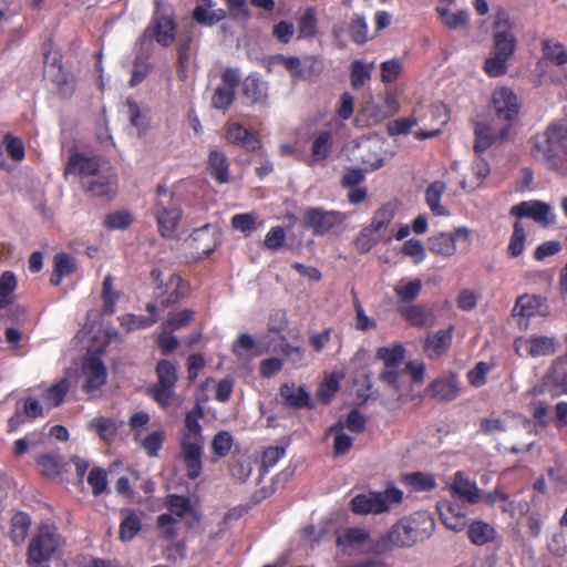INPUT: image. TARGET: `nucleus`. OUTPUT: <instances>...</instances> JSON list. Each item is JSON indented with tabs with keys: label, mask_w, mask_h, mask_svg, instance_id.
Listing matches in <instances>:
<instances>
[{
	"label": "nucleus",
	"mask_w": 567,
	"mask_h": 567,
	"mask_svg": "<svg viewBox=\"0 0 567 567\" xmlns=\"http://www.w3.org/2000/svg\"><path fill=\"white\" fill-rule=\"evenodd\" d=\"M435 529V522L426 511L415 512L394 524L383 537L389 550L394 547H412L430 538Z\"/></svg>",
	"instance_id": "obj_1"
},
{
	"label": "nucleus",
	"mask_w": 567,
	"mask_h": 567,
	"mask_svg": "<svg viewBox=\"0 0 567 567\" xmlns=\"http://www.w3.org/2000/svg\"><path fill=\"white\" fill-rule=\"evenodd\" d=\"M567 127L563 123L550 125L542 137L535 140L533 155L550 169L567 175Z\"/></svg>",
	"instance_id": "obj_2"
},
{
	"label": "nucleus",
	"mask_w": 567,
	"mask_h": 567,
	"mask_svg": "<svg viewBox=\"0 0 567 567\" xmlns=\"http://www.w3.org/2000/svg\"><path fill=\"white\" fill-rule=\"evenodd\" d=\"M63 546V539L56 528L50 525H42L32 537L28 546V566H42L53 559Z\"/></svg>",
	"instance_id": "obj_3"
},
{
	"label": "nucleus",
	"mask_w": 567,
	"mask_h": 567,
	"mask_svg": "<svg viewBox=\"0 0 567 567\" xmlns=\"http://www.w3.org/2000/svg\"><path fill=\"white\" fill-rule=\"evenodd\" d=\"M155 217L162 236L172 238L182 219L181 203L167 187H157V200L155 205Z\"/></svg>",
	"instance_id": "obj_4"
},
{
	"label": "nucleus",
	"mask_w": 567,
	"mask_h": 567,
	"mask_svg": "<svg viewBox=\"0 0 567 567\" xmlns=\"http://www.w3.org/2000/svg\"><path fill=\"white\" fill-rule=\"evenodd\" d=\"M402 498V491L386 488L383 492L355 495L350 502V508L357 515H378L388 512L391 506L400 504Z\"/></svg>",
	"instance_id": "obj_5"
},
{
	"label": "nucleus",
	"mask_w": 567,
	"mask_h": 567,
	"mask_svg": "<svg viewBox=\"0 0 567 567\" xmlns=\"http://www.w3.org/2000/svg\"><path fill=\"white\" fill-rule=\"evenodd\" d=\"M337 545L347 555L360 553H378L389 551V546L384 544L383 538L375 543L365 528L354 527L346 529L337 537Z\"/></svg>",
	"instance_id": "obj_6"
},
{
	"label": "nucleus",
	"mask_w": 567,
	"mask_h": 567,
	"mask_svg": "<svg viewBox=\"0 0 567 567\" xmlns=\"http://www.w3.org/2000/svg\"><path fill=\"white\" fill-rule=\"evenodd\" d=\"M346 221L344 214L337 210H324L321 207H308L303 213V223L313 235L323 236L339 228Z\"/></svg>",
	"instance_id": "obj_7"
},
{
	"label": "nucleus",
	"mask_w": 567,
	"mask_h": 567,
	"mask_svg": "<svg viewBox=\"0 0 567 567\" xmlns=\"http://www.w3.org/2000/svg\"><path fill=\"white\" fill-rule=\"evenodd\" d=\"M481 431L484 434L497 436L503 432L511 431L515 439H518L520 434L532 433L536 431V425L527 419H502L496 415L484 417L480 422Z\"/></svg>",
	"instance_id": "obj_8"
},
{
	"label": "nucleus",
	"mask_w": 567,
	"mask_h": 567,
	"mask_svg": "<svg viewBox=\"0 0 567 567\" xmlns=\"http://www.w3.org/2000/svg\"><path fill=\"white\" fill-rule=\"evenodd\" d=\"M492 110L495 121L512 125L519 112L517 95L509 87L496 89L492 95Z\"/></svg>",
	"instance_id": "obj_9"
},
{
	"label": "nucleus",
	"mask_w": 567,
	"mask_h": 567,
	"mask_svg": "<svg viewBox=\"0 0 567 567\" xmlns=\"http://www.w3.org/2000/svg\"><path fill=\"white\" fill-rule=\"evenodd\" d=\"M511 124H501L495 120L491 122H478L475 125V144L476 153L486 151L489 146L497 142H506L509 138Z\"/></svg>",
	"instance_id": "obj_10"
},
{
	"label": "nucleus",
	"mask_w": 567,
	"mask_h": 567,
	"mask_svg": "<svg viewBox=\"0 0 567 567\" xmlns=\"http://www.w3.org/2000/svg\"><path fill=\"white\" fill-rule=\"evenodd\" d=\"M151 277L155 282H158L157 297L163 307H169L179 301L185 293V286L182 278L177 275H169L168 280L164 284L162 279V271L159 269H153Z\"/></svg>",
	"instance_id": "obj_11"
},
{
	"label": "nucleus",
	"mask_w": 567,
	"mask_h": 567,
	"mask_svg": "<svg viewBox=\"0 0 567 567\" xmlns=\"http://www.w3.org/2000/svg\"><path fill=\"white\" fill-rule=\"evenodd\" d=\"M45 63V74L56 93L64 99L70 97L74 91L73 76L63 69L55 54L52 56L51 61L50 55H47Z\"/></svg>",
	"instance_id": "obj_12"
},
{
	"label": "nucleus",
	"mask_w": 567,
	"mask_h": 567,
	"mask_svg": "<svg viewBox=\"0 0 567 567\" xmlns=\"http://www.w3.org/2000/svg\"><path fill=\"white\" fill-rule=\"evenodd\" d=\"M515 350L520 357L529 355L533 358L550 355L556 351L555 339L547 336H532L530 338H519L515 340Z\"/></svg>",
	"instance_id": "obj_13"
},
{
	"label": "nucleus",
	"mask_w": 567,
	"mask_h": 567,
	"mask_svg": "<svg viewBox=\"0 0 567 567\" xmlns=\"http://www.w3.org/2000/svg\"><path fill=\"white\" fill-rule=\"evenodd\" d=\"M511 214L518 218H532L543 226L550 225L555 220L550 205L539 200H527L515 205L511 208Z\"/></svg>",
	"instance_id": "obj_14"
},
{
	"label": "nucleus",
	"mask_w": 567,
	"mask_h": 567,
	"mask_svg": "<svg viewBox=\"0 0 567 567\" xmlns=\"http://www.w3.org/2000/svg\"><path fill=\"white\" fill-rule=\"evenodd\" d=\"M450 489L453 496L470 504H477L483 495L475 481L471 480L464 472H456Z\"/></svg>",
	"instance_id": "obj_15"
},
{
	"label": "nucleus",
	"mask_w": 567,
	"mask_h": 567,
	"mask_svg": "<svg viewBox=\"0 0 567 567\" xmlns=\"http://www.w3.org/2000/svg\"><path fill=\"white\" fill-rule=\"evenodd\" d=\"M468 237L466 228H457L453 233H440L429 239V249L435 255L451 257L456 252V239Z\"/></svg>",
	"instance_id": "obj_16"
},
{
	"label": "nucleus",
	"mask_w": 567,
	"mask_h": 567,
	"mask_svg": "<svg viewBox=\"0 0 567 567\" xmlns=\"http://www.w3.org/2000/svg\"><path fill=\"white\" fill-rule=\"evenodd\" d=\"M83 373L85 375L83 390L86 393H93L106 382V368L97 357L91 355L84 361Z\"/></svg>",
	"instance_id": "obj_17"
},
{
	"label": "nucleus",
	"mask_w": 567,
	"mask_h": 567,
	"mask_svg": "<svg viewBox=\"0 0 567 567\" xmlns=\"http://www.w3.org/2000/svg\"><path fill=\"white\" fill-rule=\"evenodd\" d=\"M437 511L442 523L453 532H461L466 526V513L463 508L450 501L437 503Z\"/></svg>",
	"instance_id": "obj_18"
},
{
	"label": "nucleus",
	"mask_w": 567,
	"mask_h": 567,
	"mask_svg": "<svg viewBox=\"0 0 567 567\" xmlns=\"http://www.w3.org/2000/svg\"><path fill=\"white\" fill-rule=\"evenodd\" d=\"M549 313L546 300L540 296L535 295H523L520 296L514 308V317H535V316H547Z\"/></svg>",
	"instance_id": "obj_19"
},
{
	"label": "nucleus",
	"mask_w": 567,
	"mask_h": 567,
	"mask_svg": "<svg viewBox=\"0 0 567 567\" xmlns=\"http://www.w3.org/2000/svg\"><path fill=\"white\" fill-rule=\"evenodd\" d=\"M190 241L198 255L207 256L213 252L218 245L217 230L210 224H206L193 231Z\"/></svg>",
	"instance_id": "obj_20"
},
{
	"label": "nucleus",
	"mask_w": 567,
	"mask_h": 567,
	"mask_svg": "<svg viewBox=\"0 0 567 567\" xmlns=\"http://www.w3.org/2000/svg\"><path fill=\"white\" fill-rule=\"evenodd\" d=\"M204 442H182V458L185 464L187 476L197 478L202 473V456Z\"/></svg>",
	"instance_id": "obj_21"
},
{
	"label": "nucleus",
	"mask_w": 567,
	"mask_h": 567,
	"mask_svg": "<svg viewBox=\"0 0 567 567\" xmlns=\"http://www.w3.org/2000/svg\"><path fill=\"white\" fill-rule=\"evenodd\" d=\"M105 168L96 157H86L82 154H73L65 167V174H78L84 177H94Z\"/></svg>",
	"instance_id": "obj_22"
},
{
	"label": "nucleus",
	"mask_w": 567,
	"mask_h": 567,
	"mask_svg": "<svg viewBox=\"0 0 567 567\" xmlns=\"http://www.w3.org/2000/svg\"><path fill=\"white\" fill-rule=\"evenodd\" d=\"M225 136L229 143L249 152H255L260 147L259 140L239 123H228Z\"/></svg>",
	"instance_id": "obj_23"
},
{
	"label": "nucleus",
	"mask_w": 567,
	"mask_h": 567,
	"mask_svg": "<svg viewBox=\"0 0 567 567\" xmlns=\"http://www.w3.org/2000/svg\"><path fill=\"white\" fill-rule=\"evenodd\" d=\"M116 176L111 167H105L84 184L85 189L94 196H107L115 190Z\"/></svg>",
	"instance_id": "obj_24"
},
{
	"label": "nucleus",
	"mask_w": 567,
	"mask_h": 567,
	"mask_svg": "<svg viewBox=\"0 0 567 567\" xmlns=\"http://www.w3.org/2000/svg\"><path fill=\"white\" fill-rule=\"evenodd\" d=\"M398 311L413 327L429 328L434 324L433 312L422 305L400 306Z\"/></svg>",
	"instance_id": "obj_25"
},
{
	"label": "nucleus",
	"mask_w": 567,
	"mask_h": 567,
	"mask_svg": "<svg viewBox=\"0 0 567 567\" xmlns=\"http://www.w3.org/2000/svg\"><path fill=\"white\" fill-rule=\"evenodd\" d=\"M243 94L251 104L265 105L268 99V83L256 74H249L243 82Z\"/></svg>",
	"instance_id": "obj_26"
},
{
	"label": "nucleus",
	"mask_w": 567,
	"mask_h": 567,
	"mask_svg": "<svg viewBox=\"0 0 567 567\" xmlns=\"http://www.w3.org/2000/svg\"><path fill=\"white\" fill-rule=\"evenodd\" d=\"M151 31L159 44L167 47L174 41L175 23L171 17L162 16L157 10L153 19V29H147L146 33Z\"/></svg>",
	"instance_id": "obj_27"
},
{
	"label": "nucleus",
	"mask_w": 567,
	"mask_h": 567,
	"mask_svg": "<svg viewBox=\"0 0 567 567\" xmlns=\"http://www.w3.org/2000/svg\"><path fill=\"white\" fill-rule=\"evenodd\" d=\"M280 395L285 404L295 409L307 408L310 404V395L302 388L295 383H284L280 388Z\"/></svg>",
	"instance_id": "obj_28"
},
{
	"label": "nucleus",
	"mask_w": 567,
	"mask_h": 567,
	"mask_svg": "<svg viewBox=\"0 0 567 567\" xmlns=\"http://www.w3.org/2000/svg\"><path fill=\"white\" fill-rule=\"evenodd\" d=\"M332 145L333 136L330 132L319 133L312 142L311 156L308 164L313 166L327 159L331 153Z\"/></svg>",
	"instance_id": "obj_29"
},
{
	"label": "nucleus",
	"mask_w": 567,
	"mask_h": 567,
	"mask_svg": "<svg viewBox=\"0 0 567 567\" xmlns=\"http://www.w3.org/2000/svg\"><path fill=\"white\" fill-rule=\"evenodd\" d=\"M381 146L382 143L379 140H368L358 146L361 162L370 169H378L383 165Z\"/></svg>",
	"instance_id": "obj_30"
},
{
	"label": "nucleus",
	"mask_w": 567,
	"mask_h": 567,
	"mask_svg": "<svg viewBox=\"0 0 567 567\" xmlns=\"http://www.w3.org/2000/svg\"><path fill=\"white\" fill-rule=\"evenodd\" d=\"M431 395L440 401H452L458 395V382L455 377L434 381L430 386Z\"/></svg>",
	"instance_id": "obj_31"
},
{
	"label": "nucleus",
	"mask_w": 567,
	"mask_h": 567,
	"mask_svg": "<svg viewBox=\"0 0 567 567\" xmlns=\"http://www.w3.org/2000/svg\"><path fill=\"white\" fill-rule=\"evenodd\" d=\"M422 288L423 284L421 279L416 278L410 280L403 278L399 280L394 286V292L400 302L408 305L413 302L419 297Z\"/></svg>",
	"instance_id": "obj_32"
},
{
	"label": "nucleus",
	"mask_w": 567,
	"mask_h": 567,
	"mask_svg": "<svg viewBox=\"0 0 567 567\" xmlns=\"http://www.w3.org/2000/svg\"><path fill=\"white\" fill-rule=\"evenodd\" d=\"M74 270V258L66 254H58L53 259V271L50 277V282L54 286H59L62 279L72 275Z\"/></svg>",
	"instance_id": "obj_33"
},
{
	"label": "nucleus",
	"mask_w": 567,
	"mask_h": 567,
	"mask_svg": "<svg viewBox=\"0 0 567 567\" xmlns=\"http://www.w3.org/2000/svg\"><path fill=\"white\" fill-rule=\"evenodd\" d=\"M202 416V409L199 405L194 408L186 414L185 429L183 433L182 442H204L202 436V429L199 425V419Z\"/></svg>",
	"instance_id": "obj_34"
},
{
	"label": "nucleus",
	"mask_w": 567,
	"mask_h": 567,
	"mask_svg": "<svg viewBox=\"0 0 567 567\" xmlns=\"http://www.w3.org/2000/svg\"><path fill=\"white\" fill-rule=\"evenodd\" d=\"M446 190V184L442 181H435L429 185L425 192V200L430 209L437 216L447 215V210L440 205V199Z\"/></svg>",
	"instance_id": "obj_35"
},
{
	"label": "nucleus",
	"mask_w": 567,
	"mask_h": 567,
	"mask_svg": "<svg viewBox=\"0 0 567 567\" xmlns=\"http://www.w3.org/2000/svg\"><path fill=\"white\" fill-rule=\"evenodd\" d=\"M122 522L120 525V539L122 542L132 540L141 530L142 524L138 515L130 509L122 511Z\"/></svg>",
	"instance_id": "obj_36"
},
{
	"label": "nucleus",
	"mask_w": 567,
	"mask_h": 567,
	"mask_svg": "<svg viewBox=\"0 0 567 567\" xmlns=\"http://www.w3.org/2000/svg\"><path fill=\"white\" fill-rule=\"evenodd\" d=\"M209 168L212 175L220 184L229 182L228 177V161L224 153L219 151H212L209 153Z\"/></svg>",
	"instance_id": "obj_37"
},
{
	"label": "nucleus",
	"mask_w": 567,
	"mask_h": 567,
	"mask_svg": "<svg viewBox=\"0 0 567 567\" xmlns=\"http://www.w3.org/2000/svg\"><path fill=\"white\" fill-rule=\"evenodd\" d=\"M375 357L383 362L384 367H400L405 358V349L402 344L381 347L377 350Z\"/></svg>",
	"instance_id": "obj_38"
},
{
	"label": "nucleus",
	"mask_w": 567,
	"mask_h": 567,
	"mask_svg": "<svg viewBox=\"0 0 567 567\" xmlns=\"http://www.w3.org/2000/svg\"><path fill=\"white\" fill-rule=\"evenodd\" d=\"M436 12L443 23L452 30L461 29L467 25L468 13L467 11L452 12L444 6H437Z\"/></svg>",
	"instance_id": "obj_39"
},
{
	"label": "nucleus",
	"mask_w": 567,
	"mask_h": 567,
	"mask_svg": "<svg viewBox=\"0 0 567 567\" xmlns=\"http://www.w3.org/2000/svg\"><path fill=\"white\" fill-rule=\"evenodd\" d=\"M17 278L13 272L4 271L0 276V308L11 305L16 298Z\"/></svg>",
	"instance_id": "obj_40"
},
{
	"label": "nucleus",
	"mask_w": 567,
	"mask_h": 567,
	"mask_svg": "<svg viewBox=\"0 0 567 567\" xmlns=\"http://www.w3.org/2000/svg\"><path fill=\"white\" fill-rule=\"evenodd\" d=\"M87 427L104 441H111L116 434L115 422L112 419L104 416L92 419L87 423Z\"/></svg>",
	"instance_id": "obj_41"
},
{
	"label": "nucleus",
	"mask_w": 567,
	"mask_h": 567,
	"mask_svg": "<svg viewBox=\"0 0 567 567\" xmlns=\"http://www.w3.org/2000/svg\"><path fill=\"white\" fill-rule=\"evenodd\" d=\"M317 12L315 8H308L298 23V39H312L317 34Z\"/></svg>",
	"instance_id": "obj_42"
},
{
	"label": "nucleus",
	"mask_w": 567,
	"mask_h": 567,
	"mask_svg": "<svg viewBox=\"0 0 567 567\" xmlns=\"http://www.w3.org/2000/svg\"><path fill=\"white\" fill-rule=\"evenodd\" d=\"M451 341L452 334L450 331H439L426 339L425 351L430 357L440 355L450 347Z\"/></svg>",
	"instance_id": "obj_43"
},
{
	"label": "nucleus",
	"mask_w": 567,
	"mask_h": 567,
	"mask_svg": "<svg viewBox=\"0 0 567 567\" xmlns=\"http://www.w3.org/2000/svg\"><path fill=\"white\" fill-rule=\"evenodd\" d=\"M543 54L545 59L551 61L556 65H564L567 63V50L560 42L551 39L543 42Z\"/></svg>",
	"instance_id": "obj_44"
},
{
	"label": "nucleus",
	"mask_w": 567,
	"mask_h": 567,
	"mask_svg": "<svg viewBox=\"0 0 567 567\" xmlns=\"http://www.w3.org/2000/svg\"><path fill=\"white\" fill-rule=\"evenodd\" d=\"M467 534L473 544L482 546L494 538L495 530L487 523L475 522L470 526Z\"/></svg>",
	"instance_id": "obj_45"
},
{
	"label": "nucleus",
	"mask_w": 567,
	"mask_h": 567,
	"mask_svg": "<svg viewBox=\"0 0 567 567\" xmlns=\"http://www.w3.org/2000/svg\"><path fill=\"white\" fill-rule=\"evenodd\" d=\"M515 52V39L509 32H496L494 35V51L493 53L505 59H508Z\"/></svg>",
	"instance_id": "obj_46"
},
{
	"label": "nucleus",
	"mask_w": 567,
	"mask_h": 567,
	"mask_svg": "<svg viewBox=\"0 0 567 567\" xmlns=\"http://www.w3.org/2000/svg\"><path fill=\"white\" fill-rule=\"evenodd\" d=\"M157 529L161 538L173 542L178 536V520L172 514H162L157 518Z\"/></svg>",
	"instance_id": "obj_47"
},
{
	"label": "nucleus",
	"mask_w": 567,
	"mask_h": 567,
	"mask_svg": "<svg viewBox=\"0 0 567 567\" xmlns=\"http://www.w3.org/2000/svg\"><path fill=\"white\" fill-rule=\"evenodd\" d=\"M31 525L30 517L24 513H18L12 517L10 538L16 544H20L24 540L28 530Z\"/></svg>",
	"instance_id": "obj_48"
},
{
	"label": "nucleus",
	"mask_w": 567,
	"mask_h": 567,
	"mask_svg": "<svg viewBox=\"0 0 567 567\" xmlns=\"http://www.w3.org/2000/svg\"><path fill=\"white\" fill-rule=\"evenodd\" d=\"M194 19L205 25H213L221 21L226 17V12L223 9L207 8L206 6L198 4L193 12Z\"/></svg>",
	"instance_id": "obj_49"
},
{
	"label": "nucleus",
	"mask_w": 567,
	"mask_h": 567,
	"mask_svg": "<svg viewBox=\"0 0 567 567\" xmlns=\"http://www.w3.org/2000/svg\"><path fill=\"white\" fill-rule=\"evenodd\" d=\"M383 236L370 225L364 227L354 240L357 250L368 252Z\"/></svg>",
	"instance_id": "obj_50"
},
{
	"label": "nucleus",
	"mask_w": 567,
	"mask_h": 567,
	"mask_svg": "<svg viewBox=\"0 0 567 567\" xmlns=\"http://www.w3.org/2000/svg\"><path fill=\"white\" fill-rule=\"evenodd\" d=\"M157 383L161 385L175 386L178 375L176 365L168 360H161L156 365Z\"/></svg>",
	"instance_id": "obj_51"
},
{
	"label": "nucleus",
	"mask_w": 567,
	"mask_h": 567,
	"mask_svg": "<svg viewBox=\"0 0 567 567\" xmlns=\"http://www.w3.org/2000/svg\"><path fill=\"white\" fill-rule=\"evenodd\" d=\"M349 34L351 40L357 44H363L372 38L369 34L368 24L363 16H353L349 28Z\"/></svg>",
	"instance_id": "obj_52"
},
{
	"label": "nucleus",
	"mask_w": 567,
	"mask_h": 567,
	"mask_svg": "<svg viewBox=\"0 0 567 567\" xmlns=\"http://www.w3.org/2000/svg\"><path fill=\"white\" fill-rule=\"evenodd\" d=\"M374 68L373 63H364L355 60L351 64V85L354 89L362 86L371 78V72Z\"/></svg>",
	"instance_id": "obj_53"
},
{
	"label": "nucleus",
	"mask_w": 567,
	"mask_h": 567,
	"mask_svg": "<svg viewBox=\"0 0 567 567\" xmlns=\"http://www.w3.org/2000/svg\"><path fill=\"white\" fill-rule=\"evenodd\" d=\"M70 389L69 381L63 379L60 382L53 384L43 393V401L49 406H58L60 405L65 394Z\"/></svg>",
	"instance_id": "obj_54"
},
{
	"label": "nucleus",
	"mask_w": 567,
	"mask_h": 567,
	"mask_svg": "<svg viewBox=\"0 0 567 567\" xmlns=\"http://www.w3.org/2000/svg\"><path fill=\"white\" fill-rule=\"evenodd\" d=\"M472 171L476 177V181H472V179H467V178L462 179L461 187L464 190H473L477 186H480L482 181L489 174L491 169H489V165L487 164V162H485L482 158H478L474 162V164L472 166Z\"/></svg>",
	"instance_id": "obj_55"
},
{
	"label": "nucleus",
	"mask_w": 567,
	"mask_h": 567,
	"mask_svg": "<svg viewBox=\"0 0 567 567\" xmlns=\"http://www.w3.org/2000/svg\"><path fill=\"white\" fill-rule=\"evenodd\" d=\"M565 361H555L546 377L547 383H553L567 394V367Z\"/></svg>",
	"instance_id": "obj_56"
},
{
	"label": "nucleus",
	"mask_w": 567,
	"mask_h": 567,
	"mask_svg": "<svg viewBox=\"0 0 567 567\" xmlns=\"http://www.w3.org/2000/svg\"><path fill=\"white\" fill-rule=\"evenodd\" d=\"M394 208L391 205H384L375 212L370 226L383 236L386 227L394 218Z\"/></svg>",
	"instance_id": "obj_57"
},
{
	"label": "nucleus",
	"mask_w": 567,
	"mask_h": 567,
	"mask_svg": "<svg viewBox=\"0 0 567 567\" xmlns=\"http://www.w3.org/2000/svg\"><path fill=\"white\" fill-rule=\"evenodd\" d=\"M344 425L341 421L329 429V433H334L333 452L336 455L346 454L352 446V439L342 432Z\"/></svg>",
	"instance_id": "obj_58"
},
{
	"label": "nucleus",
	"mask_w": 567,
	"mask_h": 567,
	"mask_svg": "<svg viewBox=\"0 0 567 567\" xmlns=\"http://www.w3.org/2000/svg\"><path fill=\"white\" fill-rule=\"evenodd\" d=\"M235 100V91L230 87L218 85L212 96V106L216 110L226 111Z\"/></svg>",
	"instance_id": "obj_59"
},
{
	"label": "nucleus",
	"mask_w": 567,
	"mask_h": 567,
	"mask_svg": "<svg viewBox=\"0 0 567 567\" xmlns=\"http://www.w3.org/2000/svg\"><path fill=\"white\" fill-rule=\"evenodd\" d=\"M404 483L413 491H431L435 487L434 478L424 473H412L404 476Z\"/></svg>",
	"instance_id": "obj_60"
},
{
	"label": "nucleus",
	"mask_w": 567,
	"mask_h": 567,
	"mask_svg": "<svg viewBox=\"0 0 567 567\" xmlns=\"http://www.w3.org/2000/svg\"><path fill=\"white\" fill-rule=\"evenodd\" d=\"M166 504L169 511L168 514H172L177 520L183 518L190 509L189 499L185 496L168 495Z\"/></svg>",
	"instance_id": "obj_61"
},
{
	"label": "nucleus",
	"mask_w": 567,
	"mask_h": 567,
	"mask_svg": "<svg viewBox=\"0 0 567 567\" xmlns=\"http://www.w3.org/2000/svg\"><path fill=\"white\" fill-rule=\"evenodd\" d=\"M87 483L95 496L102 494L107 488L106 471L101 467L92 468L87 476Z\"/></svg>",
	"instance_id": "obj_62"
},
{
	"label": "nucleus",
	"mask_w": 567,
	"mask_h": 567,
	"mask_svg": "<svg viewBox=\"0 0 567 567\" xmlns=\"http://www.w3.org/2000/svg\"><path fill=\"white\" fill-rule=\"evenodd\" d=\"M339 389V379L334 374L328 375L320 384L317 396L322 403H329Z\"/></svg>",
	"instance_id": "obj_63"
},
{
	"label": "nucleus",
	"mask_w": 567,
	"mask_h": 567,
	"mask_svg": "<svg viewBox=\"0 0 567 567\" xmlns=\"http://www.w3.org/2000/svg\"><path fill=\"white\" fill-rule=\"evenodd\" d=\"M233 446V436L226 431L218 432L212 442L213 453L218 457L226 456Z\"/></svg>",
	"instance_id": "obj_64"
}]
</instances>
